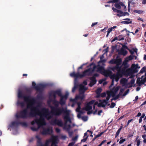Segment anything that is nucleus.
<instances>
[{"instance_id": "53", "label": "nucleus", "mask_w": 146, "mask_h": 146, "mask_svg": "<svg viewBox=\"0 0 146 146\" xmlns=\"http://www.w3.org/2000/svg\"><path fill=\"white\" fill-rule=\"evenodd\" d=\"M102 110H100L98 112V114L99 115H100V114H101V113H102Z\"/></svg>"}, {"instance_id": "14", "label": "nucleus", "mask_w": 146, "mask_h": 146, "mask_svg": "<svg viewBox=\"0 0 146 146\" xmlns=\"http://www.w3.org/2000/svg\"><path fill=\"white\" fill-rule=\"evenodd\" d=\"M32 86L37 91H40L46 86V84H40L36 86V83L34 82L32 83Z\"/></svg>"}, {"instance_id": "58", "label": "nucleus", "mask_w": 146, "mask_h": 146, "mask_svg": "<svg viewBox=\"0 0 146 146\" xmlns=\"http://www.w3.org/2000/svg\"><path fill=\"white\" fill-rule=\"evenodd\" d=\"M142 3L144 4H146V0H143L142 1Z\"/></svg>"}, {"instance_id": "7", "label": "nucleus", "mask_w": 146, "mask_h": 146, "mask_svg": "<svg viewBox=\"0 0 146 146\" xmlns=\"http://www.w3.org/2000/svg\"><path fill=\"white\" fill-rule=\"evenodd\" d=\"M140 67L138 64H132L131 68H128L126 70V68H123L121 72V77L123 75L129 76L130 78H132L134 77L133 74L137 72L138 71L137 68H140Z\"/></svg>"}, {"instance_id": "41", "label": "nucleus", "mask_w": 146, "mask_h": 146, "mask_svg": "<svg viewBox=\"0 0 146 146\" xmlns=\"http://www.w3.org/2000/svg\"><path fill=\"white\" fill-rule=\"evenodd\" d=\"M121 48H123L124 49H126L128 50H129V49L128 48L127 46H126L125 45H122V47Z\"/></svg>"}, {"instance_id": "29", "label": "nucleus", "mask_w": 146, "mask_h": 146, "mask_svg": "<svg viewBox=\"0 0 146 146\" xmlns=\"http://www.w3.org/2000/svg\"><path fill=\"white\" fill-rule=\"evenodd\" d=\"M122 128V127H121L117 131V132L116 133L115 135V137L116 138L117 136L119 135V133Z\"/></svg>"}, {"instance_id": "20", "label": "nucleus", "mask_w": 146, "mask_h": 146, "mask_svg": "<svg viewBox=\"0 0 146 146\" xmlns=\"http://www.w3.org/2000/svg\"><path fill=\"white\" fill-rule=\"evenodd\" d=\"M123 20H124V21L121 22V23L125 24H128L131 23L132 22L131 20L130 19H124Z\"/></svg>"}, {"instance_id": "37", "label": "nucleus", "mask_w": 146, "mask_h": 146, "mask_svg": "<svg viewBox=\"0 0 146 146\" xmlns=\"http://www.w3.org/2000/svg\"><path fill=\"white\" fill-rule=\"evenodd\" d=\"M104 132H105V131L101 132L100 133L96 135V137H100L104 133Z\"/></svg>"}, {"instance_id": "35", "label": "nucleus", "mask_w": 146, "mask_h": 146, "mask_svg": "<svg viewBox=\"0 0 146 146\" xmlns=\"http://www.w3.org/2000/svg\"><path fill=\"white\" fill-rule=\"evenodd\" d=\"M88 137V136H87L86 137H84L83 139L81 140V142H85L86 141Z\"/></svg>"}, {"instance_id": "16", "label": "nucleus", "mask_w": 146, "mask_h": 146, "mask_svg": "<svg viewBox=\"0 0 146 146\" xmlns=\"http://www.w3.org/2000/svg\"><path fill=\"white\" fill-rule=\"evenodd\" d=\"M115 7L116 8L120 9L121 8V6L123 7L124 9L126 8V7L122 2H119V3H115L114 5Z\"/></svg>"}, {"instance_id": "18", "label": "nucleus", "mask_w": 146, "mask_h": 146, "mask_svg": "<svg viewBox=\"0 0 146 146\" xmlns=\"http://www.w3.org/2000/svg\"><path fill=\"white\" fill-rule=\"evenodd\" d=\"M127 79L125 78H122L120 82L123 86L127 87V86L128 85V84H127Z\"/></svg>"}, {"instance_id": "33", "label": "nucleus", "mask_w": 146, "mask_h": 146, "mask_svg": "<svg viewBox=\"0 0 146 146\" xmlns=\"http://www.w3.org/2000/svg\"><path fill=\"white\" fill-rule=\"evenodd\" d=\"M115 104L113 102H111V105L108 104V106H110V107L111 108H113L114 107L115 105Z\"/></svg>"}, {"instance_id": "60", "label": "nucleus", "mask_w": 146, "mask_h": 146, "mask_svg": "<svg viewBox=\"0 0 146 146\" xmlns=\"http://www.w3.org/2000/svg\"><path fill=\"white\" fill-rule=\"evenodd\" d=\"M140 88L139 87H137V88H136V91H139L140 90Z\"/></svg>"}, {"instance_id": "48", "label": "nucleus", "mask_w": 146, "mask_h": 146, "mask_svg": "<svg viewBox=\"0 0 146 146\" xmlns=\"http://www.w3.org/2000/svg\"><path fill=\"white\" fill-rule=\"evenodd\" d=\"M132 120H133V119H130V120H128V121L127 122L126 126H127L132 121Z\"/></svg>"}, {"instance_id": "44", "label": "nucleus", "mask_w": 146, "mask_h": 146, "mask_svg": "<svg viewBox=\"0 0 146 146\" xmlns=\"http://www.w3.org/2000/svg\"><path fill=\"white\" fill-rule=\"evenodd\" d=\"M140 141L138 139L137 140V146H139L140 145Z\"/></svg>"}, {"instance_id": "64", "label": "nucleus", "mask_w": 146, "mask_h": 146, "mask_svg": "<svg viewBox=\"0 0 146 146\" xmlns=\"http://www.w3.org/2000/svg\"><path fill=\"white\" fill-rule=\"evenodd\" d=\"M146 104V100L144 102H143V104H142V105H144Z\"/></svg>"}, {"instance_id": "59", "label": "nucleus", "mask_w": 146, "mask_h": 146, "mask_svg": "<svg viewBox=\"0 0 146 146\" xmlns=\"http://www.w3.org/2000/svg\"><path fill=\"white\" fill-rule=\"evenodd\" d=\"M107 28H108V27H105L103 29H102L101 31H104V30H106V29H107Z\"/></svg>"}, {"instance_id": "12", "label": "nucleus", "mask_w": 146, "mask_h": 146, "mask_svg": "<svg viewBox=\"0 0 146 146\" xmlns=\"http://www.w3.org/2000/svg\"><path fill=\"white\" fill-rule=\"evenodd\" d=\"M80 99H78V101H76V102H75L74 103L73 102H71L73 103V104L72 105V107H74V105L77 103L78 106V107L76 109V111L78 112L79 113H78L77 114V117L78 118H80L81 117V114L82 113H83V112L81 111H80V110L81 108L80 105L81 104V102H78L79 100Z\"/></svg>"}, {"instance_id": "40", "label": "nucleus", "mask_w": 146, "mask_h": 146, "mask_svg": "<svg viewBox=\"0 0 146 146\" xmlns=\"http://www.w3.org/2000/svg\"><path fill=\"white\" fill-rule=\"evenodd\" d=\"M112 9L115 12H117V13L119 12V10H117V9H116L115 8H114V7H113L112 8Z\"/></svg>"}, {"instance_id": "27", "label": "nucleus", "mask_w": 146, "mask_h": 146, "mask_svg": "<svg viewBox=\"0 0 146 146\" xmlns=\"http://www.w3.org/2000/svg\"><path fill=\"white\" fill-rule=\"evenodd\" d=\"M126 140L125 138H123V137H121L120 138V140L119 142V143L120 144H121L125 142Z\"/></svg>"}, {"instance_id": "36", "label": "nucleus", "mask_w": 146, "mask_h": 146, "mask_svg": "<svg viewBox=\"0 0 146 146\" xmlns=\"http://www.w3.org/2000/svg\"><path fill=\"white\" fill-rule=\"evenodd\" d=\"M82 119L84 121H86L88 120V118L86 116H84L82 117Z\"/></svg>"}, {"instance_id": "54", "label": "nucleus", "mask_w": 146, "mask_h": 146, "mask_svg": "<svg viewBox=\"0 0 146 146\" xmlns=\"http://www.w3.org/2000/svg\"><path fill=\"white\" fill-rule=\"evenodd\" d=\"M108 47L106 49L104 50L103 51H105V53H107L108 51Z\"/></svg>"}, {"instance_id": "4", "label": "nucleus", "mask_w": 146, "mask_h": 146, "mask_svg": "<svg viewBox=\"0 0 146 146\" xmlns=\"http://www.w3.org/2000/svg\"><path fill=\"white\" fill-rule=\"evenodd\" d=\"M52 109L54 115L59 116L62 114H64V119L65 121V124L63 128L64 129L68 131L69 135L71 136L72 134V132H70L69 130L71 128L75 126V125L74 123H72L70 117V111L66 109H64L63 108H58L54 109L53 107H52Z\"/></svg>"}, {"instance_id": "42", "label": "nucleus", "mask_w": 146, "mask_h": 146, "mask_svg": "<svg viewBox=\"0 0 146 146\" xmlns=\"http://www.w3.org/2000/svg\"><path fill=\"white\" fill-rule=\"evenodd\" d=\"M66 138V135H61V138L63 139H65Z\"/></svg>"}, {"instance_id": "45", "label": "nucleus", "mask_w": 146, "mask_h": 146, "mask_svg": "<svg viewBox=\"0 0 146 146\" xmlns=\"http://www.w3.org/2000/svg\"><path fill=\"white\" fill-rule=\"evenodd\" d=\"M75 142H72L69 144L68 146H73L75 144Z\"/></svg>"}, {"instance_id": "31", "label": "nucleus", "mask_w": 146, "mask_h": 146, "mask_svg": "<svg viewBox=\"0 0 146 146\" xmlns=\"http://www.w3.org/2000/svg\"><path fill=\"white\" fill-rule=\"evenodd\" d=\"M118 38V40L119 41L124 40V37L121 35L119 36Z\"/></svg>"}, {"instance_id": "8", "label": "nucleus", "mask_w": 146, "mask_h": 146, "mask_svg": "<svg viewBox=\"0 0 146 146\" xmlns=\"http://www.w3.org/2000/svg\"><path fill=\"white\" fill-rule=\"evenodd\" d=\"M87 84V82L86 81H84L83 82V84H80L79 85V94L76 96L74 99L70 98V102H72L74 103L78 101V99H80L82 100L84 98V93L85 91L87 89V88L85 86L83 85H86Z\"/></svg>"}, {"instance_id": "23", "label": "nucleus", "mask_w": 146, "mask_h": 146, "mask_svg": "<svg viewBox=\"0 0 146 146\" xmlns=\"http://www.w3.org/2000/svg\"><path fill=\"white\" fill-rule=\"evenodd\" d=\"M135 82V80L134 79H132L131 80V81H130V82L129 83V84H128V85L127 86V87H131L132 86Z\"/></svg>"}, {"instance_id": "10", "label": "nucleus", "mask_w": 146, "mask_h": 146, "mask_svg": "<svg viewBox=\"0 0 146 146\" xmlns=\"http://www.w3.org/2000/svg\"><path fill=\"white\" fill-rule=\"evenodd\" d=\"M49 141L48 146H57L56 144L59 141L58 137L57 136L52 135L51 138L47 140L45 143L47 141Z\"/></svg>"}, {"instance_id": "24", "label": "nucleus", "mask_w": 146, "mask_h": 146, "mask_svg": "<svg viewBox=\"0 0 146 146\" xmlns=\"http://www.w3.org/2000/svg\"><path fill=\"white\" fill-rule=\"evenodd\" d=\"M128 50L131 54H133L134 52L137 53V48H133L131 50L129 49Z\"/></svg>"}, {"instance_id": "19", "label": "nucleus", "mask_w": 146, "mask_h": 146, "mask_svg": "<svg viewBox=\"0 0 146 146\" xmlns=\"http://www.w3.org/2000/svg\"><path fill=\"white\" fill-rule=\"evenodd\" d=\"M128 61L127 60H126V58L125 60L123 61V64L122 65H121V64L119 65L121 69H122L123 68H126V70H127L126 69L127 68V63Z\"/></svg>"}, {"instance_id": "43", "label": "nucleus", "mask_w": 146, "mask_h": 146, "mask_svg": "<svg viewBox=\"0 0 146 146\" xmlns=\"http://www.w3.org/2000/svg\"><path fill=\"white\" fill-rule=\"evenodd\" d=\"M78 136H76L75 137L73 138L72 139V140L74 141H75L77 140L78 138Z\"/></svg>"}, {"instance_id": "57", "label": "nucleus", "mask_w": 146, "mask_h": 146, "mask_svg": "<svg viewBox=\"0 0 146 146\" xmlns=\"http://www.w3.org/2000/svg\"><path fill=\"white\" fill-rule=\"evenodd\" d=\"M141 115V113L140 112H139L137 114V117H139V116H140Z\"/></svg>"}, {"instance_id": "46", "label": "nucleus", "mask_w": 146, "mask_h": 146, "mask_svg": "<svg viewBox=\"0 0 146 146\" xmlns=\"http://www.w3.org/2000/svg\"><path fill=\"white\" fill-rule=\"evenodd\" d=\"M113 30L111 28H110L108 29L107 32H108V33H110Z\"/></svg>"}, {"instance_id": "1", "label": "nucleus", "mask_w": 146, "mask_h": 146, "mask_svg": "<svg viewBox=\"0 0 146 146\" xmlns=\"http://www.w3.org/2000/svg\"><path fill=\"white\" fill-rule=\"evenodd\" d=\"M17 96V105L21 108L26 106L27 108L17 112L15 115L16 117L24 119L38 116L39 118H36L31 122L33 125L36 123L38 127H31L32 130L35 131L40 128V132L42 135L51 134L53 132L52 128L46 126V123L45 120V119L49 120L52 118V116L49 110L43 108L41 102H37L34 97L25 94L20 90L18 91Z\"/></svg>"}, {"instance_id": "17", "label": "nucleus", "mask_w": 146, "mask_h": 146, "mask_svg": "<svg viewBox=\"0 0 146 146\" xmlns=\"http://www.w3.org/2000/svg\"><path fill=\"white\" fill-rule=\"evenodd\" d=\"M119 53L120 54L125 56L127 54V52L125 49H124L123 48H121L119 50Z\"/></svg>"}, {"instance_id": "6", "label": "nucleus", "mask_w": 146, "mask_h": 146, "mask_svg": "<svg viewBox=\"0 0 146 146\" xmlns=\"http://www.w3.org/2000/svg\"><path fill=\"white\" fill-rule=\"evenodd\" d=\"M120 88V87L119 86H114L112 88L110 89L109 91H108L107 92V99L109 100L110 97L111 96L113 97L111 100V101L115 100L120 97L125 96L129 93V90H127L123 94L124 91V89L123 88H121L120 90L119 94H117Z\"/></svg>"}, {"instance_id": "25", "label": "nucleus", "mask_w": 146, "mask_h": 146, "mask_svg": "<svg viewBox=\"0 0 146 146\" xmlns=\"http://www.w3.org/2000/svg\"><path fill=\"white\" fill-rule=\"evenodd\" d=\"M117 15L119 17H121L123 16H125V15L124 13L119 10V12H118L117 13Z\"/></svg>"}, {"instance_id": "5", "label": "nucleus", "mask_w": 146, "mask_h": 146, "mask_svg": "<svg viewBox=\"0 0 146 146\" xmlns=\"http://www.w3.org/2000/svg\"><path fill=\"white\" fill-rule=\"evenodd\" d=\"M121 60L119 59H112L109 62L110 64H116L115 67H112L111 69L114 71H117L116 74H113L111 76V78L112 79L111 84L110 87V88L111 86L113 85L114 81L117 82L119 79L121 77V72L123 69H121V68L119 65L121 64Z\"/></svg>"}, {"instance_id": "22", "label": "nucleus", "mask_w": 146, "mask_h": 146, "mask_svg": "<svg viewBox=\"0 0 146 146\" xmlns=\"http://www.w3.org/2000/svg\"><path fill=\"white\" fill-rule=\"evenodd\" d=\"M78 86V85L77 84V79H75L74 80V86L72 90V92H75Z\"/></svg>"}, {"instance_id": "52", "label": "nucleus", "mask_w": 146, "mask_h": 146, "mask_svg": "<svg viewBox=\"0 0 146 146\" xmlns=\"http://www.w3.org/2000/svg\"><path fill=\"white\" fill-rule=\"evenodd\" d=\"M142 137L144 139H146V135L144 134L142 135Z\"/></svg>"}, {"instance_id": "26", "label": "nucleus", "mask_w": 146, "mask_h": 146, "mask_svg": "<svg viewBox=\"0 0 146 146\" xmlns=\"http://www.w3.org/2000/svg\"><path fill=\"white\" fill-rule=\"evenodd\" d=\"M102 90V89L101 88H99L98 89L96 90V93L97 94V97H100V94Z\"/></svg>"}, {"instance_id": "39", "label": "nucleus", "mask_w": 146, "mask_h": 146, "mask_svg": "<svg viewBox=\"0 0 146 146\" xmlns=\"http://www.w3.org/2000/svg\"><path fill=\"white\" fill-rule=\"evenodd\" d=\"M106 94L105 92L101 94H100V97H104L106 96Z\"/></svg>"}, {"instance_id": "56", "label": "nucleus", "mask_w": 146, "mask_h": 146, "mask_svg": "<svg viewBox=\"0 0 146 146\" xmlns=\"http://www.w3.org/2000/svg\"><path fill=\"white\" fill-rule=\"evenodd\" d=\"M138 98V96H136L135 98V100H133V101H136L137 100Z\"/></svg>"}, {"instance_id": "3", "label": "nucleus", "mask_w": 146, "mask_h": 146, "mask_svg": "<svg viewBox=\"0 0 146 146\" xmlns=\"http://www.w3.org/2000/svg\"><path fill=\"white\" fill-rule=\"evenodd\" d=\"M104 54L105 53L100 57V60L98 62V65L97 66H96L94 64L92 63L90 65V66L91 68L84 71L83 72L82 74H80L79 72L76 73L74 72L70 74V76L75 78H82L86 75L89 74L91 71L93 72L95 71L100 72L103 75L106 76L110 75L111 74V72L109 70H105L104 67L100 66L99 64L102 62V60L104 58Z\"/></svg>"}, {"instance_id": "38", "label": "nucleus", "mask_w": 146, "mask_h": 146, "mask_svg": "<svg viewBox=\"0 0 146 146\" xmlns=\"http://www.w3.org/2000/svg\"><path fill=\"white\" fill-rule=\"evenodd\" d=\"M119 0H113L112 1H110L108 2V3H116Z\"/></svg>"}, {"instance_id": "51", "label": "nucleus", "mask_w": 146, "mask_h": 146, "mask_svg": "<svg viewBox=\"0 0 146 146\" xmlns=\"http://www.w3.org/2000/svg\"><path fill=\"white\" fill-rule=\"evenodd\" d=\"M56 131L57 133H59L60 131V129H59L58 128H57L56 129Z\"/></svg>"}, {"instance_id": "21", "label": "nucleus", "mask_w": 146, "mask_h": 146, "mask_svg": "<svg viewBox=\"0 0 146 146\" xmlns=\"http://www.w3.org/2000/svg\"><path fill=\"white\" fill-rule=\"evenodd\" d=\"M91 81L89 84V86L92 87L95 84L96 82V78L94 77H92L90 79Z\"/></svg>"}, {"instance_id": "13", "label": "nucleus", "mask_w": 146, "mask_h": 146, "mask_svg": "<svg viewBox=\"0 0 146 146\" xmlns=\"http://www.w3.org/2000/svg\"><path fill=\"white\" fill-rule=\"evenodd\" d=\"M108 100L106 98V100H100L99 103L98 102H95L93 107L94 109H95V106L97 105L98 107H104L107 104Z\"/></svg>"}, {"instance_id": "32", "label": "nucleus", "mask_w": 146, "mask_h": 146, "mask_svg": "<svg viewBox=\"0 0 146 146\" xmlns=\"http://www.w3.org/2000/svg\"><path fill=\"white\" fill-rule=\"evenodd\" d=\"M106 61V60L105 59L104 60H102V62H101V63L99 64H100V66H102L103 67V66L102 65H104V63Z\"/></svg>"}, {"instance_id": "62", "label": "nucleus", "mask_w": 146, "mask_h": 146, "mask_svg": "<svg viewBox=\"0 0 146 146\" xmlns=\"http://www.w3.org/2000/svg\"><path fill=\"white\" fill-rule=\"evenodd\" d=\"M87 136H88L87 135V134L86 132L84 134V137H86Z\"/></svg>"}, {"instance_id": "11", "label": "nucleus", "mask_w": 146, "mask_h": 146, "mask_svg": "<svg viewBox=\"0 0 146 146\" xmlns=\"http://www.w3.org/2000/svg\"><path fill=\"white\" fill-rule=\"evenodd\" d=\"M94 102L95 101L92 100L89 103L85 104V107L83 108V110H85L88 111L87 112L88 114H90L92 113V105L94 104Z\"/></svg>"}, {"instance_id": "61", "label": "nucleus", "mask_w": 146, "mask_h": 146, "mask_svg": "<svg viewBox=\"0 0 146 146\" xmlns=\"http://www.w3.org/2000/svg\"><path fill=\"white\" fill-rule=\"evenodd\" d=\"M84 65H85V64H82L81 66L80 67L78 68V69H82V67H83V66Z\"/></svg>"}, {"instance_id": "28", "label": "nucleus", "mask_w": 146, "mask_h": 146, "mask_svg": "<svg viewBox=\"0 0 146 146\" xmlns=\"http://www.w3.org/2000/svg\"><path fill=\"white\" fill-rule=\"evenodd\" d=\"M135 57L134 56L132 55H130L128 57L126 58V60H127L128 61L133 59L134 58V57Z\"/></svg>"}, {"instance_id": "30", "label": "nucleus", "mask_w": 146, "mask_h": 146, "mask_svg": "<svg viewBox=\"0 0 146 146\" xmlns=\"http://www.w3.org/2000/svg\"><path fill=\"white\" fill-rule=\"evenodd\" d=\"M49 141H48L46 143H45L44 144L40 143L38 146H48V143H49Z\"/></svg>"}, {"instance_id": "9", "label": "nucleus", "mask_w": 146, "mask_h": 146, "mask_svg": "<svg viewBox=\"0 0 146 146\" xmlns=\"http://www.w3.org/2000/svg\"><path fill=\"white\" fill-rule=\"evenodd\" d=\"M140 73L145 72L144 75L141 76V78H138L137 80V83L139 86H141L143 84H144L146 82V66L143 67L141 70Z\"/></svg>"}, {"instance_id": "34", "label": "nucleus", "mask_w": 146, "mask_h": 146, "mask_svg": "<svg viewBox=\"0 0 146 146\" xmlns=\"http://www.w3.org/2000/svg\"><path fill=\"white\" fill-rule=\"evenodd\" d=\"M124 31H126V32H128V33H132L133 35H135V33H133V32H130L129 31L127 30L126 29H125L123 30H122L121 31V32H122Z\"/></svg>"}, {"instance_id": "50", "label": "nucleus", "mask_w": 146, "mask_h": 146, "mask_svg": "<svg viewBox=\"0 0 146 146\" xmlns=\"http://www.w3.org/2000/svg\"><path fill=\"white\" fill-rule=\"evenodd\" d=\"M143 118L141 117L139 119V123H141L142 121V119H143Z\"/></svg>"}, {"instance_id": "55", "label": "nucleus", "mask_w": 146, "mask_h": 146, "mask_svg": "<svg viewBox=\"0 0 146 146\" xmlns=\"http://www.w3.org/2000/svg\"><path fill=\"white\" fill-rule=\"evenodd\" d=\"M36 138L38 140H40V138L39 136L38 135H36Z\"/></svg>"}, {"instance_id": "15", "label": "nucleus", "mask_w": 146, "mask_h": 146, "mask_svg": "<svg viewBox=\"0 0 146 146\" xmlns=\"http://www.w3.org/2000/svg\"><path fill=\"white\" fill-rule=\"evenodd\" d=\"M20 123L17 121H15L12 122L9 125V127L13 128H16Z\"/></svg>"}, {"instance_id": "47", "label": "nucleus", "mask_w": 146, "mask_h": 146, "mask_svg": "<svg viewBox=\"0 0 146 146\" xmlns=\"http://www.w3.org/2000/svg\"><path fill=\"white\" fill-rule=\"evenodd\" d=\"M118 40V37H115L112 40V42H113L115 41V40Z\"/></svg>"}, {"instance_id": "2", "label": "nucleus", "mask_w": 146, "mask_h": 146, "mask_svg": "<svg viewBox=\"0 0 146 146\" xmlns=\"http://www.w3.org/2000/svg\"><path fill=\"white\" fill-rule=\"evenodd\" d=\"M69 95V92L67 91L64 95H62L61 90L58 89L56 91H52L50 93V98L48 101L49 106L51 110V115L52 116L50 123L52 125H57L60 126H62L63 123L61 120H57L56 119H52L53 115H54L52 111V107L54 109L56 108H63L64 109H67L66 108H64L62 107H58L59 104L62 106L64 105Z\"/></svg>"}, {"instance_id": "49", "label": "nucleus", "mask_w": 146, "mask_h": 146, "mask_svg": "<svg viewBox=\"0 0 146 146\" xmlns=\"http://www.w3.org/2000/svg\"><path fill=\"white\" fill-rule=\"evenodd\" d=\"M97 24H98V22H95V23H93L92 25H91L92 27H93L94 26V25H97Z\"/></svg>"}, {"instance_id": "63", "label": "nucleus", "mask_w": 146, "mask_h": 146, "mask_svg": "<svg viewBox=\"0 0 146 146\" xmlns=\"http://www.w3.org/2000/svg\"><path fill=\"white\" fill-rule=\"evenodd\" d=\"M124 117V115H123V116H121V117L119 119V120H120V119H122V118H123V117Z\"/></svg>"}]
</instances>
